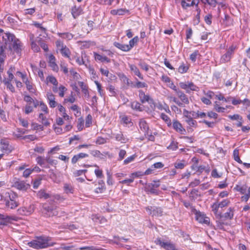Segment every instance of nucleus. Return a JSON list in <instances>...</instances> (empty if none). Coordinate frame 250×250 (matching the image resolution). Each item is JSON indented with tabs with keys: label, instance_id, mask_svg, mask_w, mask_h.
<instances>
[{
	"label": "nucleus",
	"instance_id": "39",
	"mask_svg": "<svg viewBox=\"0 0 250 250\" xmlns=\"http://www.w3.org/2000/svg\"><path fill=\"white\" fill-rule=\"evenodd\" d=\"M217 202L219 204L220 208L226 207L228 206L230 204V201L229 199H225L223 200L222 201L219 202L218 201Z\"/></svg>",
	"mask_w": 250,
	"mask_h": 250
},
{
	"label": "nucleus",
	"instance_id": "43",
	"mask_svg": "<svg viewBox=\"0 0 250 250\" xmlns=\"http://www.w3.org/2000/svg\"><path fill=\"white\" fill-rule=\"evenodd\" d=\"M37 42L40 45L41 47L44 50L45 52L48 51V48L47 44L42 41V39L39 38Z\"/></svg>",
	"mask_w": 250,
	"mask_h": 250
},
{
	"label": "nucleus",
	"instance_id": "52",
	"mask_svg": "<svg viewBox=\"0 0 250 250\" xmlns=\"http://www.w3.org/2000/svg\"><path fill=\"white\" fill-rule=\"evenodd\" d=\"M214 109L218 112H224L226 109L225 108L219 106L217 102H215L214 104Z\"/></svg>",
	"mask_w": 250,
	"mask_h": 250
},
{
	"label": "nucleus",
	"instance_id": "45",
	"mask_svg": "<svg viewBox=\"0 0 250 250\" xmlns=\"http://www.w3.org/2000/svg\"><path fill=\"white\" fill-rule=\"evenodd\" d=\"M138 37L136 36L129 41V45H128L129 50L134 46L135 44L138 42Z\"/></svg>",
	"mask_w": 250,
	"mask_h": 250
},
{
	"label": "nucleus",
	"instance_id": "24",
	"mask_svg": "<svg viewBox=\"0 0 250 250\" xmlns=\"http://www.w3.org/2000/svg\"><path fill=\"white\" fill-rule=\"evenodd\" d=\"M120 118L121 119L122 124H123L125 125L128 126L132 125L133 123L131 122V119L130 117L126 115H123L120 116Z\"/></svg>",
	"mask_w": 250,
	"mask_h": 250
},
{
	"label": "nucleus",
	"instance_id": "36",
	"mask_svg": "<svg viewBox=\"0 0 250 250\" xmlns=\"http://www.w3.org/2000/svg\"><path fill=\"white\" fill-rule=\"evenodd\" d=\"M38 196L40 198H43L46 199L49 198H51L52 195H50L48 193L45 192L44 190H41L38 193Z\"/></svg>",
	"mask_w": 250,
	"mask_h": 250
},
{
	"label": "nucleus",
	"instance_id": "47",
	"mask_svg": "<svg viewBox=\"0 0 250 250\" xmlns=\"http://www.w3.org/2000/svg\"><path fill=\"white\" fill-rule=\"evenodd\" d=\"M131 108L133 109H136L139 111H141V104L136 101H134L131 103Z\"/></svg>",
	"mask_w": 250,
	"mask_h": 250
},
{
	"label": "nucleus",
	"instance_id": "41",
	"mask_svg": "<svg viewBox=\"0 0 250 250\" xmlns=\"http://www.w3.org/2000/svg\"><path fill=\"white\" fill-rule=\"evenodd\" d=\"M138 65L141 69L144 70L146 72L149 70V68H151V66L143 61H140L138 63Z\"/></svg>",
	"mask_w": 250,
	"mask_h": 250
},
{
	"label": "nucleus",
	"instance_id": "55",
	"mask_svg": "<svg viewBox=\"0 0 250 250\" xmlns=\"http://www.w3.org/2000/svg\"><path fill=\"white\" fill-rule=\"evenodd\" d=\"M40 106L41 108V110L44 112L45 114L48 113V109L47 106L42 101L40 102Z\"/></svg>",
	"mask_w": 250,
	"mask_h": 250
},
{
	"label": "nucleus",
	"instance_id": "42",
	"mask_svg": "<svg viewBox=\"0 0 250 250\" xmlns=\"http://www.w3.org/2000/svg\"><path fill=\"white\" fill-rule=\"evenodd\" d=\"M46 81L47 82H49L52 83L55 86H57L58 83L57 79L53 76H48L46 78Z\"/></svg>",
	"mask_w": 250,
	"mask_h": 250
},
{
	"label": "nucleus",
	"instance_id": "64",
	"mask_svg": "<svg viewBox=\"0 0 250 250\" xmlns=\"http://www.w3.org/2000/svg\"><path fill=\"white\" fill-rule=\"evenodd\" d=\"M61 69L64 74H67L68 72L67 64L63 62H61L60 64Z\"/></svg>",
	"mask_w": 250,
	"mask_h": 250
},
{
	"label": "nucleus",
	"instance_id": "32",
	"mask_svg": "<svg viewBox=\"0 0 250 250\" xmlns=\"http://www.w3.org/2000/svg\"><path fill=\"white\" fill-rule=\"evenodd\" d=\"M39 118L40 119V121L44 125L47 126L50 125V123L43 113H40L39 114Z\"/></svg>",
	"mask_w": 250,
	"mask_h": 250
},
{
	"label": "nucleus",
	"instance_id": "62",
	"mask_svg": "<svg viewBox=\"0 0 250 250\" xmlns=\"http://www.w3.org/2000/svg\"><path fill=\"white\" fill-rule=\"evenodd\" d=\"M33 111V107L30 104H27L25 106L24 112L26 114H28Z\"/></svg>",
	"mask_w": 250,
	"mask_h": 250
},
{
	"label": "nucleus",
	"instance_id": "59",
	"mask_svg": "<svg viewBox=\"0 0 250 250\" xmlns=\"http://www.w3.org/2000/svg\"><path fill=\"white\" fill-rule=\"evenodd\" d=\"M107 89L109 90L111 96H115L116 95V91L115 89V87L112 85H110L107 88Z\"/></svg>",
	"mask_w": 250,
	"mask_h": 250
},
{
	"label": "nucleus",
	"instance_id": "37",
	"mask_svg": "<svg viewBox=\"0 0 250 250\" xmlns=\"http://www.w3.org/2000/svg\"><path fill=\"white\" fill-rule=\"evenodd\" d=\"M188 68L189 67L188 65L183 62L178 68V72L181 74H183L187 72Z\"/></svg>",
	"mask_w": 250,
	"mask_h": 250
},
{
	"label": "nucleus",
	"instance_id": "46",
	"mask_svg": "<svg viewBox=\"0 0 250 250\" xmlns=\"http://www.w3.org/2000/svg\"><path fill=\"white\" fill-rule=\"evenodd\" d=\"M216 98H217L219 100H222L224 101L226 103L230 102L232 97H229L227 98H225L221 94H220L219 95H216L215 96Z\"/></svg>",
	"mask_w": 250,
	"mask_h": 250
},
{
	"label": "nucleus",
	"instance_id": "34",
	"mask_svg": "<svg viewBox=\"0 0 250 250\" xmlns=\"http://www.w3.org/2000/svg\"><path fill=\"white\" fill-rule=\"evenodd\" d=\"M58 34L60 37L68 40H70L73 38V35L69 32L58 33Z\"/></svg>",
	"mask_w": 250,
	"mask_h": 250
},
{
	"label": "nucleus",
	"instance_id": "11",
	"mask_svg": "<svg viewBox=\"0 0 250 250\" xmlns=\"http://www.w3.org/2000/svg\"><path fill=\"white\" fill-rule=\"evenodd\" d=\"M139 126L140 130L144 133L145 135H148L149 126L148 124L144 119H141L140 120L139 122Z\"/></svg>",
	"mask_w": 250,
	"mask_h": 250
},
{
	"label": "nucleus",
	"instance_id": "51",
	"mask_svg": "<svg viewBox=\"0 0 250 250\" xmlns=\"http://www.w3.org/2000/svg\"><path fill=\"white\" fill-rule=\"evenodd\" d=\"M115 138L117 141H120L122 143H125L126 142V139L121 133L117 134L115 136Z\"/></svg>",
	"mask_w": 250,
	"mask_h": 250
},
{
	"label": "nucleus",
	"instance_id": "29",
	"mask_svg": "<svg viewBox=\"0 0 250 250\" xmlns=\"http://www.w3.org/2000/svg\"><path fill=\"white\" fill-rule=\"evenodd\" d=\"M11 219V217L0 214V225H7Z\"/></svg>",
	"mask_w": 250,
	"mask_h": 250
},
{
	"label": "nucleus",
	"instance_id": "56",
	"mask_svg": "<svg viewBox=\"0 0 250 250\" xmlns=\"http://www.w3.org/2000/svg\"><path fill=\"white\" fill-rule=\"evenodd\" d=\"M132 86L134 87H136L137 88H144V87H147V85L146 83L144 82H137L135 84H134Z\"/></svg>",
	"mask_w": 250,
	"mask_h": 250
},
{
	"label": "nucleus",
	"instance_id": "12",
	"mask_svg": "<svg viewBox=\"0 0 250 250\" xmlns=\"http://www.w3.org/2000/svg\"><path fill=\"white\" fill-rule=\"evenodd\" d=\"M46 97L50 107L54 108L57 106V103L55 101V97L53 94L51 92H48L46 94Z\"/></svg>",
	"mask_w": 250,
	"mask_h": 250
},
{
	"label": "nucleus",
	"instance_id": "26",
	"mask_svg": "<svg viewBox=\"0 0 250 250\" xmlns=\"http://www.w3.org/2000/svg\"><path fill=\"white\" fill-rule=\"evenodd\" d=\"M129 67L130 70L134 73L135 75L137 76L140 79L142 80L144 79L142 75L141 74L139 71V69L136 65L129 64Z\"/></svg>",
	"mask_w": 250,
	"mask_h": 250
},
{
	"label": "nucleus",
	"instance_id": "53",
	"mask_svg": "<svg viewBox=\"0 0 250 250\" xmlns=\"http://www.w3.org/2000/svg\"><path fill=\"white\" fill-rule=\"evenodd\" d=\"M136 156H137L135 154H134L127 157L124 161V164L127 165L131 162H132L133 161H134Z\"/></svg>",
	"mask_w": 250,
	"mask_h": 250
},
{
	"label": "nucleus",
	"instance_id": "30",
	"mask_svg": "<svg viewBox=\"0 0 250 250\" xmlns=\"http://www.w3.org/2000/svg\"><path fill=\"white\" fill-rule=\"evenodd\" d=\"M114 45L123 51L127 52L129 51L127 44H123L117 42H115Z\"/></svg>",
	"mask_w": 250,
	"mask_h": 250
},
{
	"label": "nucleus",
	"instance_id": "18",
	"mask_svg": "<svg viewBox=\"0 0 250 250\" xmlns=\"http://www.w3.org/2000/svg\"><path fill=\"white\" fill-rule=\"evenodd\" d=\"M145 190L148 193L152 194L158 195L159 193V191L158 189H156L155 188L153 187L152 183H149L145 187Z\"/></svg>",
	"mask_w": 250,
	"mask_h": 250
},
{
	"label": "nucleus",
	"instance_id": "31",
	"mask_svg": "<svg viewBox=\"0 0 250 250\" xmlns=\"http://www.w3.org/2000/svg\"><path fill=\"white\" fill-rule=\"evenodd\" d=\"M99 185V187L95 189V192L97 193H103L105 190V185L104 181H100Z\"/></svg>",
	"mask_w": 250,
	"mask_h": 250
},
{
	"label": "nucleus",
	"instance_id": "9",
	"mask_svg": "<svg viewBox=\"0 0 250 250\" xmlns=\"http://www.w3.org/2000/svg\"><path fill=\"white\" fill-rule=\"evenodd\" d=\"M139 96L140 101L142 103L147 102L151 106V104L155 105V103L153 100L150 98L148 95H146L144 92L142 90L139 91Z\"/></svg>",
	"mask_w": 250,
	"mask_h": 250
},
{
	"label": "nucleus",
	"instance_id": "49",
	"mask_svg": "<svg viewBox=\"0 0 250 250\" xmlns=\"http://www.w3.org/2000/svg\"><path fill=\"white\" fill-rule=\"evenodd\" d=\"M144 172H142V171H137V172H133L132 173H131L130 174V175L129 176V177H132L133 178V179L134 180V178H140L142 176L145 175H144Z\"/></svg>",
	"mask_w": 250,
	"mask_h": 250
},
{
	"label": "nucleus",
	"instance_id": "1",
	"mask_svg": "<svg viewBox=\"0 0 250 250\" xmlns=\"http://www.w3.org/2000/svg\"><path fill=\"white\" fill-rule=\"evenodd\" d=\"M3 40L5 42L1 44H7L6 51H13L18 54H20L22 48L21 42L12 34L6 33L2 36Z\"/></svg>",
	"mask_w": 250,
	"mask_h": 250
},
{
	"label": "nucleus",
	"instance_id": "35",
	"mask_svg": "<svg viewBox=\"0 0 250 250\" xmlns=\"http://www.w3.org/2000/svg\"><path fill=\"white\" fill-rule=\"evenodd\" d=\"M119 77L120 80L126 85L129 86L130 84H133L132 82L129 81L125 74H121Z\"/></svg>",
	"mask_w": 250,
	"mask_h": 250
},
{
	"label": "nucleus",
	"instance_id": "16",
	"mask_svg": "<svg viewBox=\"0 0 250 250\" xmlns=\"http://www.w3.org/2000/svg\"><path fill=\"white\" fill-rule=\"evenodd\" d=\"M173 127L177 132L181 134H184L186 132V130L183 127L181 124L177 120L173 121Z\"/></svg>",
	"mask_w": 250,
	"mask_h": 250
},
{
	"label": "nucleus",
	"instance_id": "10",
	"mask_svg": "<svg viewBox=\"0 0 250 250\" xmlns=\"http://www.w3.org/2000/svg\"><path fill=\"white\" fill-rule=\"evenodd\" d=\"M195 215L196 219L199 223L209 224V218L207 217L205 214L200 211H196Z\"/></svg>",
	"mask_w": 250,
	"mask_h": 250
},
{
	"label": "nucleus",
	"instance_id": "2",
	"mask_svg": "<svg viewBox=\"0 0 250 250\" xmlns=\"http://www.w3.org/2000/svg\"><path fill=\"white\" fill-rule=\"evenodd\" d=\"M56 243L50 242V238L46 236L36 237L28 243V246L36 249H42L53 246Z\"/></svg>",
	"mask_w": 250,
	"mask_h": 250
},
{
	"label": "nucleus",
	"instance_id": "14",
	"mask_svg": "<svg viewBox=\"0 0 250 250\" xmlns=\"http://www.w3.org/2000/svg\"><path fill=\"white\" fill-rule=\"evenodd\" d=\"M0 148L2 151L6 153L10 152L12 149V146L9 145L8 142L5 140H1Z\"/></svg>",
	"mask_w": 250,
	"mask_h": 250
},
{
	"label": "nucleus",
	"instance_id": "4",
	"mask_svg": "<svg viewBox=\"0 0 250 250\" xmlns=\"http://www.w3.org/2000/svg\"><path fill=\"white\" fill-rule=\"evenodd\" d=\"M56 206L44 204L42 206V213L46 217H51L58 215Z\"/></svg>",
	"mask_w": 250,
	"mask_h": 250
},
{
	"label": "nucleus",
	"instance_id": "5",
	"mask_svg": "<svg viewBox=\"0 0 250 250\" xmlns=\"http://www.w3.org/2000/svg\"><path fill=\"white\" fill-rule=\"evenodd\" d=\"M179 86L182 89L185 90L187 93H190L191 91H198L199 90V87L191 82H180Z\"/></svg>",
	"mask_w": 250,
	"mask_h": 250
},
{
	"label": "nucleus",
	"instance_id": "50",
	"mask_svg": "<svg viewBox=\"0 0 250 250\" xmlns=\"http://www.w3.org/2000/svg\"><path fill=\"white\" fill-rule=\"evenodd\" d=\"M186 122L190 126H195L197 124L196 121L194 120L191 117H188V118L186 120Z\"/></svg>",
	"mask_w": 250,
	"mask_h": 250
},
{
	"label": "nucleus",
	"instance_id": "6",
	"mask_svg": "<svg viewBox=\"0 0 250 250\" xmlns=\"http://www.w3.org/2000/svg\"><path fill=\"white\" fill-rule=\"evenodd\" d=\"M57 48L60 50L62 55L66 58H68L70 60L72 59L70 57L71 52L69 49L64 45L63 42L60 40L56 42Z\"/></svg>",
	"mask_w": 250,
	"mask_h": 250
},
{
	"label": "nucleus",
	"instance_id": "61",
	"mask_svg": "<svg viewBox=\"0 0 250 250\" xmlns=\"http://www.w3.org/2000/svg\"><path fill=\"white\" fill-rule=\"evenodd\" d=\"M222 173H219L216 169H213L211 173V175L214 178H218L222 176Z\"/></svg>",
	"mask_w": 250,
	"mask_h": 250
},
{
	"label": "nucleus",
	"instance_id": "60",
	"mask_svg": "<svg viewBox=\"0 0 250 250\" xmlns=\"http://www.w3.org/2000/svg\"><path fill=\"white\" fill-rule=\"evenodd\" d=\"M59 89L60 91L59 93V96L61 97H63L64 93L67 90V88L65 86L62 85L59 86Z\"/></svg>",
	"mask_w": 250,
	"mask_h": 250
},
{
	"label": "nucleus",
	"instance_id": "22",
	"mask_svg": "<svg viewBox=\"0 0 250 250\" xmlns=\"http://www.w3.org/2000/svg\"><path fill=\"white\" fill-rule=\"evenodd\" d=\"M33 207L32 206H30L28 209L25 207H22L18 209V211L21 214L24 215L30 214L33 212Z\"/></svg>",
	"mask_w": 250,
	"mask_h": 250
},
{
	"label": "nucleus",
	"instance_id": "25",
	"mask_svg": "<svg viewBox=\"0 0 250 250\" xmlns=\"http://www.w3.org/2000/svg\"><path fill=\"white\" fill-rule=\"evenodd\" d=\"M82 13V9L81 7H77L76 6L73 7L71 9V14L74 19H76Z\"/></svg>",
	"mask_w": 250,
	"mask_h": 250
},
{
	"label": "nucleus",
	"instance_id": "3",
	"mask_svg": "<svg viewBox=\"0 0 250 250\" xmlns=\"http://www.w3.org/2000/svg\"><path fill=\"white\" fill-rule=\"evenodd\" d=\"M155 243L166 250H179L176 248L175 244L170 240L165 241L160 238H157L155 240Z\"/></svg>",
	"mask_w": 250,
	"mask_h": 250
},
{
	"label": "nucleus",
	"instance_id": "38",
	"mask_svg": "<svg viewBox=\"0 0 250 250\" xmlns=\"http://www.w3.org/2000/svg\"><path fill=\"white\" fill-rule=\"evenodd\" d=\"M160 117H161V119L165 122V123L167 124V125L168 126H171V120L167 115L165 113H161Z\"/></svg>",
	"mask_w": 250,
	"mask_h": 250
},
{
	"label": "nucleus",
	"instance_id": "13",
	"mask_svg": "<svg viewBox=\"0 0 250 250\" xmlns=\"http://www.w3.org/2000/svg\"><path fill=\"white\" fill-rule=\"evenodd\" d=\"M49 65L52 70L55 72H58L59 67L56 63V59L54 55L51 54L49 56Z\"/></svg>",
	"mask_w": 250,
	"mask_h": 250
},
{
	"label": "nucleus",
	"instance_id": "54",
	"mask_svg": "<svg viewBox=\"0 0 250 250\" xmlns=\"http://www.w3.org/2000/svg\"><path fill=\"white\" fill-rule=\"evenodd\" d=\"M76 98H75L74 96L73 95V92H71V95L69 96V98L64 99V103H66L67 102H69L70 103H73L75 102Z\"/></svg>",
	"mask_w": 250,
	"mask_h": 250
},
{
	"label": "nucleus",
	"instance_id": "28",
	"mask_svg": "<svg viewBox=\"0 0 250 250\" xmlns=\"http://www.w3.org/2000/svg\"><path fill=\"white\" fill-rule=\"evenodd\" d=\"M247 188L248 187L246 185L242 186L236 185L234 188V189L243 194L247 193Z\"/></svg>",
	"mask_w": 250,
	"mask_h": 250
},
{
	"label": "nucleus",
	"instance_id": "15",
	"mask_svg": "<svg viewBox=\"0 0 250 250\" xmlns=\"http://www.w3.org/2000/svg\"><path fill=\"white\" fill-rule=\"evenodd\" d=\"M15 186L17 189L21 190H26L30 187L29 184H26L22 181L16 182L15 183Z\"/></svg>",
	"mask_w": 250,
	"mask_h": 250
},
{
	"label": "nucleus",
	"instance_id": "17",
	"mask_svg": "<svg viewBox=\"0 0 250 250\" xmlns=\"http://www.w3.org/2000/svg\"><path fill=\"white\" fill-rule=\"evenodd\" d=\"M177 95L181 100L180 103L184 104V107L185 104H188L189 103L188 96L182 91H179Z\"/></svg>",
	"mask_w": 250,
	"mask_h": 250
},
{
	"label": "nucleus",
	"instance_id": "21",
	"mask_svg": "<svg viewBox=\"0 0 250 250\" xmlns=\"http://www.w3.org/2000/svg\"><path fill=\"white\" fill-rule=\"evenodd\" d=\"M23 82L25 84L27 89L30 92L34 93L36 91L34 87L33 84L30 82L28 78L26 77L23 80Z\"/></svg>",
	"mask_w": 250,
	"mask_h": 250
},
{
	"label": "nucleus",
	"instance_id": "20",
	"mask_svg": "<svg viewBox=\"0 0 250 250\" xmlns=\"http://www.w3.org/2000/svg\"><path fill=\"white\" fill-rule=\"evenodd\" d=\"M234 208H229L227 212L225 213L223 215H221V218H224L225 219L231 220L233 218L234 216Z\"/></svg>",
	"mask_w": 250,
	"mask_h": 250
},
{
	"label": "nucleus",
	"instance_id": "23",
	"mask_svg": "<svg viewBox=\"0 0 250 250\" xmlns=\"http://www.w3.org/2000/svg\"><path fill=\"white\" fill-rule=\"evenodd\" d=\"M88 155L84 153H80L77 155H74L71 160L72 164H76L80 159H83L85 157H87Z\"/></svg>",
	"mask_w": 250,
	"mask_h": 250
},
{
	"label": "nucleus",
	"instance_id": "27",
	"mask_svg": "<svg viewBox=\"0 0 250 250\" xmlns=\"http://www.w3.org/2000/svg\"><path fill=\"white\" fill-rule=\"evenodd\" d=\"M63 190L65 193H73L74 192V188L70 184L65 183L63 186Z\"/></svg>",
	"mask_w": 250,
	"mask_h": 250
},
{
	"label": "nucleus",
	"instance_id": "58",
	"mask_svg": "<svg viewBox=\"0 0 250 250\" xmlns=\"http://www.w3.org/2000/svg\"><path fill=\"white\" fill-rule=\"evenodd\" d=\"M185 166L184 161L176 162L174 163V167L177 169H183Z\"/></svg>",
	"mask_w": 250,
	"mask_h": 250
},
{
	"label": "nucleus",
	"instance_id": "7",
	"mask_svg": "<svg viewBox=\"0 0 250 250\" xmlns=\"http://www.w3.org/2000/svg\"><path fill=\"white\" fill-rule=\"evenodd\" d=\"M236 46L233 45H231L228 49L227 52L221 56L220 60V63H225L229 62L235 50L236 49Z\"/></svg>",
	"mask_w": 250,
	"mask_h": 250
},
{
	"label": "nucleus",
	"instance_id": "19",
	"mask_svg": "<svg viewBox=\"0 0 250 250\" xmlns=\"http://www.w3.org/2000/svg\"><path fill=\"white\" fill-rule=\"evenodd\" d=\"M7 49V44H1L0 45V62L2 63L4 61L6 57L5 52Z\"/></svg>",
	"mask_w": 250,
	"mask_h": 250
},
{
	"label": "nucleus",
	"instance_id": "8",
	"mask_svg": "<svg viewBox=\"0 0 250 250\" xmlns=\"http://www.w3.org/2000/svg\"><path fill=\"white\" fill-rule=\"evenodd\" d=\"M146 210L152 216H161L163 215V209L160 207L149 206L146 208Z\"/></svg>",
	"mask_w": 250,
	"mask_h": 250
},
{
	"label": "nucleus",
	"instance_id": "57",
	"mask_svg": "<svg viewBox=\"0 0 250 250\" xmlns=\"http://www.w3.org/2000/svg\"><path fill=\"white\" fill-rule=\"evenodd\" d=\"M92 123V117L91 115L88 114L85 119V126L89 127Z\"/></svg>",
	"mask_w": 250,
	"mask_h": 250
},
{
	"label": "nucleus",
	"instance_id": "63",
	"mask_svg": "<svg viewBox=\"0 0 250 250\" xmlns=\"http://www.w3.org/2000/svg\"><path fill=\"white\" fill-rule=\"evenodd\" d=\"M219 208L220 207L218 202L214 203L211 206L212 210L215 214L217 213Z\"/></svg>",
	"mask_w": 250,
	"mask_h": 250
},
{
	"label": "nucleus",
	"instance_id": "44",
	"mask_svg": "<svg viewBox=\"0 0 250 250\" xmlns=\"http://www.w3.org/2000/svg\"><path fill=\"white\" fill-rule=\"evenodd\" d=\"M233 158L235 161L240 164H242V161L240 159L239 156V150L237 149H235L233 152Z\"/></svg>",
	"mask_w": 250,
	"mask_h": 250
},
{
	"label": "nucleus",
	"instance_id": "48",
	"mask_svg": "<svg viewBox=\"0 0 250 250\" xmlns=\"http://www.w3.org/2000/svg\"><path fill=\"white\" fill-rule=\"evenodd\" d=\"M94 56L96 61H100L102 62H104V60L105 57V56H103L96 52H94Z\"/></svg>",
	"mask_w": 250,
	"mask_h": 250
},
{
	"label": "nucleus",
	"instance_id": "33",
	"mask_svg": "<svg viewBox=\"0 0 250 250\" xmlns=\"http://www.w3.org/2000/svg\"><path fill=\"white\" fill-rule=\"evenodd\" d=\"M6 206L11 209L16 208L18 206V203L15 200H8L6 203Z\"/></svg>",
	"mask_w": 250,
	"mask_h": 250
},
{
	"label": "nucleus",
	"instance_id": "40",
	"mask_svg": "<svg viewBox=\"0 0 250 250\" xmlns=\"http://www.w3.org/2000/svg\"><path fill=\"white\" fill-rule=\"evenodd\" d=\"M3 83L6 86L7 89H8L11 92L14 93L15 92V89L14 86L11 83V82L10 81H3Z\"/></svg>",
	"mask_w": 250,
	"mask_h": 250
}]
</instances>
